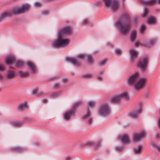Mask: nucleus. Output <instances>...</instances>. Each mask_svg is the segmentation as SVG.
I'll return each mask as SVG.
<instances>
[{
	"instance_id": "1",
	"label": "nucleus",
	"mask_w": 160,
	"mask_h": 160,
	"mask_svg": "<svg viewBox=\"0 0 160 160\" xmlns=\"http://www.w3.org/2000/svg\"><path fill=\"white\" fill-rule=\"evenodd\" d=\"M120 19L115 22L120 33L126 35L131 29L132 26L131 18L127 12L123 13L120 17Z\"/></svg>"
},
{
	"instance_id": "2",
	"label": "nucleus",
	"mask_w": 160,
	"mask_h": 160,
	"mask_svg": "<svg viewBox=\"0 0 160 160\" xmlns=\"http://www.w3.org/2000/svg\"><path fill=\"white\" fill-rule=\"evenodd\" d=\"M71 30V28L69 27H66L60 29L57 40L52 43V46L55 48H62L68 45L70 42V40L64 38L63 36L69 33Z\"/></svg>"
},
{
	"instance_id": "3",
	"label": "nucleus",
	"mask_w": 160,
	"mask_h": 160,
	"mask_svg": "<svg viewBox=\"0 0 160 160\" xmlns=\"http://www.w3.org/2000/svg\"><path fill=\"white\" fill-rule=\"evenodd\" d=\"M138 74L137 73L132 75L128 79V84L132 85H135V87L137 90L142 88L146 81L145 78L140 79L139 80Z\"/></svg>"
},
{
	"instance_id": "4",
	"label": "nucleus",
	"mask_w": 160,
	"mask_h": 160,
	"mask_svg": "<svg viewBox=\"0 0 160 160\" xmlns=\"http://www.w3.org/2000/svg\"><path fill=\"white\" fill-rule=\"evenodd\" d=\"M102 0L106 8L111 9L115 11L118 9L120 5V2L118 0Z\"/></svg>"
},
{
	"instance_id": "5",
	"label": "nucleus",
	"mask_w": 160,
	"mask_h": 160,
	"mask_svg": "<svg viewBox=\"0 0 160 160\" xmlns=\"http://www.w3.org/2000/svg\"><path fill=\"white\" fill-rule=\"evenodd\" d=\"M30 6L28 4H24L22 5L14 8L12 10L13 14L19 15L28 12Z\"/></svg>"
},
{
	"instance_id": "6",
	"label": "nucleus",
	"mask_w": 160,
	"mask_h": 160,
	"mask_svg": "<svg viewBox=\"0 0 160 160\" xmlns=\"http://www.w3.org/2000/svg\"><path fill=\"white\" fill-rule=\"evenodd\" d=\"M99 114L101 116H105L109 115L110 111L109 105L107 103L102 104L98 109Z\"/></svg>"
},
{
	"instance_id": "7",
	"label": "nucleus",
	"mask_w": 160,
	"mask_h": 160,
	"mask_svg": "<svg viewBox=\"0 0 160 160\" xmlns=\"http://www.w3.org/2000/svg\"><path fill=\"white\" fill-rule=\"evenodd\" d=\"M148 62V58L146 57H144L138 62L137 67L140 68L142 71L144 72L146 70Z\"/></svg>"
},
{
	"instance_id": "8",
	"label": "nucleus",
	"mask_w": 160,
	"mask_h": 160,
	"mask_svg": "<svg viewBox=\"0 0 160 160\" xmlns=\"http://www.w3.org/2000/svg\"><path fill=\"white\" fill-rule=\"evenodd\" d=\"M138 105V109L131 112L129 115V117L133 118H138V116L142 113V104L141 102H140Z\"/></svg>"
},
{
	"instance_id": "9",
	"label": "nucleus",
	"mask_w": 160,
	"mask_h": 160,
	"mask_svg": "<svg viewBox=\"0 0 160 160\" xmlns=\"http://www.w3.org/2000/svg\"><path fill=\"white\" fill-rule=\"evenodd\" d=\"M102 141L99 139L95 142L89 141L86 142L85 145L94 148H98L101 146Z\"/></svg>"
},
{
	"instance_id": "10",
	"label": "nucleus",
	"mask_w": 160,
	"mask_h": 160,
	"mask_svg": "<svg viewBox=\"0 0 160 160\" xmlns=\"http://www.w3.org/2000/svg\"><path fill=\"white\" fill-rule=\"evenodd\" d=\"M146 133L144 132L134 134L133 135V140L136 142H139L142 139L144 138Z\"/></svg>"
},
{
	"instance_id": "11",
	"label": "nucleus",
	"mask_w": 160,
	"mask_h": 160,
	"mask_svg": "<svg viewBox=\"0 0 160 160\" xmlns=\"http://www.w3.org/2000/svg\"><path fill=\"white\" fill-rule=\"evenodd\" d=\"M65 60L67 62H71L74 65L78 66L80 65V62L77 58L68 57L66 58Z\"/></svg>"
},
{
	"instance_id": "12",
	"label": "nucleus",
	"mask_w": 160,
	"mask_h": 160,
	"mask_svg": "<svg viewBox=\"0 0 160 160\" xmlns=\"http://www.w3.org/2000/svg\"><path fill=\"white\" fill-rule=\"evenodd\" d=\"M129 52L130 53L131 61L133 63L138 57V52L134 49H131L130 50Z\"/></svg>"
},
{
	"instance_id": "13",
	"label": "nucleus",
	"mask_w": 160,
	"mask_h": 160,
	"mask_svg": "<svg viewBox=\"0 0 160 160\" xmlns=\"http://www.w3.org/2000/svg\"><path fill=\"white\" fill-rule=\"evenodd\" d=\"M83 119H88V123L89 124H91L93 122V119L91 117V114L90 111L88 110H87L86 113L82 116Z\"/></svg>"
},
{
	"instance_id": "14",
	"label": "nucleus",
	"mask_w": 160,
	"mask_h": 160,
	"mask_svg": "<svg viewBox=\"0 0 160 160\" xmlns=\"http://www.w3.org/2000/svg\"><path fill=\"white\" fill-rule=\"evenodd\" d=\"M13 14L11 12H6L0 15V22L3 21L6 18L8 17H11Z\"/></svg>"
},
{
	"instance_id": "15",
	"label": "nucleus",
	"mask_w": 160,
	"mask_h": 160,
	"mask_svg": "<svg viewBox=\"0 0 160 160\" xmlns=\"http://www.w3.org/2000/svg\"><path fill=\"white\" fill-rule=\"evenodd\" d=\"M75 113L74 112V110H70L66 112L63 115L64 118L65 120H69L70 118Z\"/></svg>"
},
{
	"instance_id": "16",
	"label": "nucleus",
	"mask_w": 160,
	"mask_h": 160,
	"mask_svg": "<svg viewBox=\"0 0 160 160\" xmlns=\"http://www.w3.org/2000/svg\"><path fill=\"white\" fill-rule=\"evenodd\" d=\"M5 62L7 64H9V63L13 64L16 62V59L12 56H8L7 57Z\"/></svg>"
},
{
	"instance_id": "17",
	"label": "nucleus",
	"mask_w": 160,
	"mask_h": 160,
	"mask_svg": "<svg viewBox=\"0 0 160 160\" xmlns=\"http://www.w3.org/2000/svg\"><path fill=\"white\" fill-rule=\"evenodd\" d=\"M138 0L140 2L148 6L153 5L156 1V0H149L148 1H144V0Z\"/></svg>"
},
{
	"instance_id": "18",
	"label": "nucleus",
	"mask_w": 160,
	"mask_h": 160,
	"mask_svg": "<svg viewBox=\"0 0 160 160\" xmlns=\"http://www.w3.org/2000/svg\"><path fill=\"white\" fill-rule=\"evenodd\" d=\"M29 69L31 71L32 73H34L35 72L36 68L35 64L32 62H29L26 63Z\"/></svg>"
},
{
	"instance_id": "19",
	"label": "nucleus",
	"mask_w": 160,
	"mask_h": 160,
	"mask_svg": "<svg viewBox=\"0 0 160 160\" xmlns=\"http://www.w3.org/2000/svg\"><path fill=\"white\" fill-rule=\"evenodd\" d=\"M15 76V73L14 72L11 70H8L5 76L8 79H11L13 78Z\"/></svg>"
},
{
	"instance_id": "20",
	"label": "nucleus",
	"mask_w": 160,
	"mask_h": 160,
	"mask_svg": "<svg viewBox=\"0 0 160 160\" xmlns=\"http://www.w3.org/2000/svg\"><path fill=\"white\" fill-rule=\"evenodd\" d=\"M120 139L123 143L129 142H130L129 137L127 135L121 136L120 137Z\"/></svg>"
},
{
	"instance_id": "21",
	"label": "nucleus",
	"mask_w": 160,
	"mask_h": 160,
	"mask_svg": "<svg viewBox=\"0 0 160 160\" xmlns=\"http://www.w3.org/2000/svg\"><path fill=\"white\" fill-rule=\"evenodd\" d=\"M137 31L134 30L131 32L130 37V40L132 42H134L135 41L137 37Z\"/></svg>"
},
{
	"instance_id": "22",
	"label": "nucleus",
	"mask_w": 160,
	"mask_h": 160,
	"mask_svg": "<svg viewBox=\"0 0 160 160\" xmlns=\"http://www.w3.org/2000/svg\"><path fill=\"white\" fill-rule=\"evenodd\" d=\"M120 99L122 98H124L126 100H129V97L127 92H124L118 95Z\"/></svg>"
},
{
	"instance_id": "23",
	"label": "nucleus",
	"mask_w": 160,
	"mask_h": 160,
	"mask_svg": "<svg viewBox=\"0 0 160 160\" xmlns=\"http://www.w3.org/2000/svg\"><path fill=\"white\" fill-rule=\"evenodd\" d=\"M27 105L26 103L24 102L21 103L18 106V110L20 112L23 111L27 108Z\"/></svg>"
},
{
	"instance_id": "24",
	"label": "nucleus",
	"mask_w": 160,
	"mask_h": 160,
	"mask_svg": "<svg viewBox=\"0 0 160 160\" xmlns=\"http://www.w3.org/2000/svg\"><path fill=\"white\" fill-rule=\"evenodd\" d=\"M120 100V99L118 95L112 97L110 99V101L112 103H117Z\"/></svg>"
},
{
	"instance_id": "25",
	"label": "nucleus",
	"mask_w": 160,
	"mask_h": 160,
	"mask_svg": "<svg viewBox=\"0 0 160 160\" xmlns=\"http://www.w3.org/2000/svg\"><path fill=\"white\" fill-rule=\"evenodd\" d=\"M24 148L19 147H16L12 148L11 150L13 152H20L24 150Z\"/></svg>"
},
{
	"instance_id": "26",
	"label": "nucleus",
	"mask_w": 160,
	"mask_h": 160,
	"mask_svg": "<svg viewBox=\"0 0 160 160\" xmlns=\"http://www.w3.org/2000/svg\"><path fill=\"white\" fill-rule=\"evenodd\" d=\"M88 108L87 109V110H88L90 111V108H93L94 107H95L96 105V102L94 101H90L88 102Z\"/></svg>"
},
{
	"instance_id": "27",
	"label": "nucleus",
	"mask_w": 160,
	"mask_h": 160,
	"mask_svg": "<svg viewBox=\"0 0 160 160\" xmlns=\"http://www.w3.org/2000/svg\"><path fill=\"white\" fill-rule=\"evenodd\" d=\"M19 75L21 77H24L26 76L29 75V73L28 72H23L22 71H20L18 72Z\"/></svg>"
},
{
	"instance_id": "28",
	"label": "nucleus",
	"mask_w": 160,
	"mask_h": 160,
	"mask_svg": "<svg viewBox=\"0 0 160 160\" xmlns=\"http://www.w3.org/2000/svg\"><path fill=\"white\" fill-rule=\"evenodd\" d=\"M92 77L93 75L92 74L90 73L83 74L82 75V78L84 79H90L92 78Z\"/></svg>"
},
{
	"instance_id": "29",
	"label": "nucleus",
	"mask_w": 160,
	"mask_h": 160,
	"mask_svg": "<svg viewBox=\"0 0 160 160\" xmlns=\"http://www.w3.org/2000/svg\"><path fill=\"white\" fill-rule=\"evenodd\" d=\"M148 23L151 24H154L156 22V19L155 17H149L148 20Z\"/></svg>"
},
{
	"instance_id": "30",
	"label": "nucleus",
	"mask_w": 160,
	"mask_h": 160,
	"mask_svg": "<svg viewBox=\"0 0 160 160\" xmlns=\"http://www.w3.org/2000/svg\"><path fill=\"white\" fill-rule=\"evenodd\" d=\"M82 102L81 101H79L78 102H76L74 104L73 107L72 108L71 110H74V112H75V110L82 103Z\"/></svg>"
},
{
	"instance_id": "31",
	"label": "nucleus",
	"mask_w": 160,
	"mask_h": 160,
	"mask_svg": "<svg viewBox=\"0 0 160 160\" xmlns=\"http://www.w3.org/2000/svg\"><path fill=\"white\" fill-rule=\"evenodd\" d=\"M157 41V39L155 38H154L152 40H150L148 43V46H151L154 45Z\"/></svg>"
},
{
	"instance_id": "32",
	"label": "nucleus",
	"mask_w": 160,
	"mask_h": 160,
	"mask_svg": "<svg viewBox=\"0 0 160 160\" xmlns=\"http://www.w3.org/2000/svg\"><path fill=\"white\" fill-rule=\"evenodd\" d=\"M86 57L87 58L88 62L92 63L93 62V60L92 58V55H86Z\"/></svg>"
},
{
	"instance_id": "33",
	"label": "nucleus",
	"mask_w": 160,
	"mask_h": 160,
	"mask_svg": "<svg viewBox=\"0 0 160 160\" xmlns=\"http://www.w3.org/2000/svg\"><path fill=\"white\" fill-rule=\"evenodd\" d=\"M141 148L142 147L141 146H139L137 148L134 149V153L135 154H137L140 153L141 151Z\"/></svg>"
},
{
	"instance_id": "34",
	"label": "nucleus",
	"mask_w": 160,
	"mask_h": 160,
	"mask_svg": "<svg viewBox=\"0 0 160 160\" xmlns=\"http://www.w3.org/2000/svg\"><path fill=\"white\" fill-rule=\"evenodd\" d=\"M108 59H104L100 60L98 63V65L100 66H104L106 63Z\"/></svg>"
},
{
	"instance_id": "35",
	"label": "nucleus",
	"mask_w": 160,
	"mask_h": 160,
	"mask_svg": "<svg viewBox=\"0 0 160 160\" xmlns=\"http://www.w3.org/2000/svg\"><path fill=\"white\" fill-rule=\"evenodd\" d=\"M34 6L36 8H40L42 7V4L39 2H36L34 3Z\"/></svg>"
},
{
	"instance_id": "36",
	"label": "nucleus",
	"mask_w": 160,
	"mask_h": 160,
	"mask_svg": "<svg viewBox=\"0 0 160 160\" xmlns=\"http://www.w3.org/2000/svg\"><path fill=\"white\" fill-rule=\"evenodd\" d=\"M15 63H16V66L17 67H19L24 65V63L21 61H16Z\"/></svg>"
},
{
	"instance_id": "37",
	"label": "nucleus",
	"mask_w": 160,
	"mask_h": 160,
	"mask_svg": "<svg viewBox=\"0 0 160 160\" xmlns=\"http://www.w3.org/2000/svg\"><path fill=\"white\" fill-rule=\"evenodd\" d=\"M22 123L19 122H13L12 123V125L14 127H18L21 125Z\"/></svg>"
},
{
	"instance_id": "38",
	"label": "nucleus",
	"mask_w": 160,
	"mask_h": 160,
	"mask_svg": "<svg viewBox=\"0 0 160 160\" xmlns=\"http://www.w3.org/2000/svg\"><path fill=\"white\" fill-rule=\"evenodd\" d=\"M122 50L120 49H118L115 50L114 52V53L118 55H120L122 54Z\"/></svg>"
},
{
	"instance_id": "39",
	"label": "nucleus",
	"mask_w": 160,
	"mask_h": 160,
	"mask_svg": "<svg viewBox=\"0 0 160 160\" xmlns=\"http://www.w3.org/2000/svg\"><path fill=\"white\" fill-rule=\"evenodd\" d=\"M146 26L144 24H143L141 26L140 30L141 33H143L144 32V31L146 30Z\"/></svg>"
},
{
	"instance_id": "40",
	"label": "nucleus",
	"mask_w": 160,
	"mask_h": 160,
	"mask_svg": "<svg viewBox=\"0 0 160 160\" xmlns=\"http://www.w3.org/2000/svg\"><path fill=\"white\" fill-rule=\"evenodd\" d=\"M148 9H144V13L142 15L143 17H145L148 14Z\"/></svg>"
},
{
	"instance_id": "41",
	"label": "nucleus",
	"mask_w": 160,
	"mask_h": 160,
	"mask_svg": "<svg viewBox=\"0 0 160 160\" xmlns=\"http://www.w3.org/2000/svg\"><path fill=\"white\" fill-rule=\"evenodd\" d=\"M72 159L73 158L72 157L69 155L66 156L65 157V160H72Z\"/></svg>"
},
{
	"instance_id": "42",
	"label": "nucleus",
	"mask_w": 160,
	"mask_h": 160,
	"mask_svg": "<svg viewBox=\"0 0 160 160\" xmlns=\"http://www.w3.org/2000/svg\"><path fill=\"white\" fill-rule=\"evenodd\" d=\"M50 13L49 11L48 10H45L43 11L42 13V14L43 15H47L49 14Z\"/></svg>"
},
{
	"instance_id": "43",
	"label": "nucleus",
	"mask_w": 160,
	"mask_h": 160,
	"mask_svg": "<svg viewBox=\"0 0 160 160\" xmlns=\"http://www.w3.org/2000/svg\"><path fill=\"white\" fill-rule=\"evenodd\" d=\"M86 55H85L84 54H80L78 55V58L83 59L85 57H86Z\"/></svg>"
},
{
	"instance_id": "44",
	"label": "nucleus",
	"mask_w": 160,
	"mask_h": 160,
	"mask_svg": "<svg viewBox=\"0 0 160 160\" xmlns=\"http://www.w3.org/2000/svg\"><path fill=\"white\" fill-rule=\"evenodd\" d=\"M59 93L58 92H54L52 94V96L53 97L55 98L58 97L59 95Z\"/></svg>"
},
{
	"instance_id": "45",
	"label": "nucleus",
	"mask_w": 160,
	"mask_h": 160,
	"mask_svg": "<svg viewBox=\"0 0 160 160\" xmlns=\"http://www.w3.org/2000/svg\"><path fill=\"white\" fill-rule=\"evenodd\" d=\"M123 147H118L116 148L118 152H121L123 149Z\"/></svg>"
},
{
	"instance_id": "46",
	"label": "nucleus",
	"mask_w": 160,
	"mask_h": 160,
	"mask_svg": "<svg viewBox=\"0 0 160 160\" xmlns=\"http://www.w3.org/2000/svg\"><path fill=\"white\" fill-rule=\"evenodd\" d=\"M140 44V42H136L135 43L134 45L136 47H138Z\"/></svg>"
},
{
	"instance_id": "47",
	"label": "nucleus",
	"mask_w": 160,
	"mask_h": 160,
	"mask_svg": "<svg viewBox=\"0 0 160 160\" xmlns=\"http://www.w3.org/2000/svg\"><path fill=\"white\" fill-rule=\"evenodd\" d=\"M4 70V66L2 64H0V71H2Z\"/></svg>"
},
{
	"instance_id": "48",
	"label": "nucleus",
	"mask_w": 160,
	"mask_h": 160,
	"mask_svg": "<svg viewBox=\"0 0 160 160\" xmlns=\"http://www.w3.org/2000/svg\"><path fill=\"white\" fill-rule=\"evenodd\" d=\"M97 79L99 81H101L103 80V78L100 75H98L97 76Z\"/></svg>"
},
{
	"instance_id": "49",
	"label": "nucleus",
	"mask_w": 160,
	"mask_h": 160,
	"mask_svg": "<svg viewBox=\"0 0 160 160\" xmlns=\"http://www.w3.org/2000/svg\"><path fill=\"white\" fill-rule=\"evenodd\" d=\"M88 21L87 19H85L83 21L82 23L83 25H86L88 23Z\"/></svg>"
},
{
	"instance_id": "50",
	"label": "nucleus",
	"mask_w": 160,
	"mask_h": 160,
	"mask_svg": "<svg viewBox=\"0 0 160 160\" xmlns=\"http://www.w3.org/2000/svg\"><path fill=\"white\" fill-rule=\"evenodd\" d=\"M68 80L67 78H64L62 79V82L65 83Z\"/></svg>"
},
{
	"instance_id": "51",
	"label": "nucleus",
	"mask_w": 160,
	"mask_h": 160,
	"mask_svg": "<svg viewBox=\"0 0 160 160\" xmlns=\"http://www.w3.org/2000/svg\"><path fill=\"white\" fill-rule=\"evenodd\" d=\"M54 85L55 88H58L60 87V84L58 83L55 84Z\"/></svg>"
},
{
	"instance_id": "52",
	"label": "nucleus",
	"mask_w": 160,
	"mask_h": 160,
	"mask_svg": "<svg viewBox=\"0 0 160 160\" xmlns=\"http://www.w3.org/2000/svg\"><path fill=\"white\" fill-rule=\"evenodd\" d=\"M156 148L157 150H158V151L160 152V145L157 146H156Z\"/></svg>"
},
{
	"instance_id": "53",
	"label": "nucleus",
	"mask_w": 160,
	"mask_h": 160,
	"mask_svg": "<svg viewBox=\"0 0 160 160\" xmlns=\"http://www.w3.org/2000/svg\"><path fill=\"white\" fill-rule=\"evenodd\" d=\"M104 70H101V71H100L99 73L100 74H103L104 73Z\"/></svg>"
},
{
	"instance_id": "54",
	"label": "nucleus",
	"mask_w": 160,
	"mask_h": 160,
	"mask_svg": "<svg viewBox=\"0 0 160 160\" xmlns=\"http://www.w3.org/2000/svg\"><path fill=\"white\" fill-rule=\"evenodd\" d=\"M158 125H159V128L160 129V118L158 120Z\"/></svg>"
},
{
	"instance_id": "55",
	"label": "nucleus",
	"mask_w": 160,
	"mask_h": 160,
	"mask_svg": "<svg viewBox=\"0 0 160 160\" xmlns=\"http://www.w3.org/2000/svg\"><path fill=\"white\" fill-rule=\"evenodd\" d=\"M36 90H33V91H32V94H36Z\"/></svg>"
},
{
	"instance_id": "56",
	"label": "nucleus",
	"mask_w": 160,
	"mask_h": 160,
	"mask_svg": "<svg viewBox=\"0 0 160 160\" xmlns=\"http://www.w3.org/2000/svg\"><path fill=\"white\" fill-rule=\"evenodd\" d=\"M3 78V76L1 74H0V80H2Z\"/></svg>"
},
{
	"instance_id": "57",
	"label": "nucleus",
	"mask_w": 160,
	"mask_h": 160,
	"mask_svg": "<svg viewBox=\"0 0 160 160\" xmlns=\"http://www.w3.org/2000/svg\"><path fill=\"white\" fill-rule=\"evenodd\" d=\"M43 101L44 102H47L48 101V100L46 99L43 100Z\"/></svg>"
},
{
	"instance_id": "58",
	"label": "nucleus",
	"mask_w": 160,
	"mask_h": 160,
	"mask_svg": "<svg viewBox=\"0 0 160 160\" xmlns=\"http://www.w3.org/2000/svg\"><path fill=\"white\" fill-rule=\"evenodd\" d=\"M157 1L160 4V0H157Z\"/></svg>"
},
{
	"instance_id": "59",
	"label": "nucleus",
	"mask_w": 160,
	"mask_h": 160,
	"mask_svg": "<svg viewBox=\"0 0 160 160\" xmlns=\"http://www.w3.org/2000/svg\"><path fill=\"white\" fill-rule=\"evenodd\" d=\"M125 0H122V1L123 2H125Z\"/></svg>"
}]
</instances>
